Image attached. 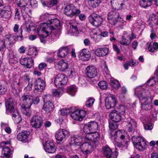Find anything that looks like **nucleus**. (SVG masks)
Listing matches in <instances>:
<instances>
[{"instance_id": "nucleus-61", "label": "nucleus", "mask_w": 158, "mask_h": 158, "mask_svg": "<svg viewBox=\"0 0 158 158\" xmlns=\"http://www.w3.org/2000/svg\"><path fill=\"white\" fill-rule=\"evenodd\" d=\"M40 99L38 97H36L33 99V97L32 96V105L33 103L35 105H37L40 102Z\"/></svg>"}, {"instance_id": "nucleus-31", "label": "nucleus", "mask_w": 158, "mask_h": 158, "mask_svg": "<svg viewBox=\"0 0 158 158\" xmlns=\"http://www.w3.org/2000/svg\"><path fill=\"white\" fill-rule=\"evenodd\" d=\"M12 153V151L7 146L4 147L2 151V157L3 158H9Z\"/></svg>"}, {"instance_id": "nucleus-10", "label": "nucleus", "mask_w": 158, "mask_h": 158, "mask_svg": "<svg viewBox=\"0 0 158 158\" xmlns=\"http://www.w3.org/2000/svg\"><path fill=\"white\" fill-rule=\"evenodd\" d=\"M105 102L106 107L108 109L114 107L117 103L116 97L112 94L106 97Z\"/></svg>"}, {"instance_id": "nucleus-20", "label": "nucleus", "mask_w": 158, "mask_h": 158, "mask_svg": "<svg viewBox=\"0 0 158 158\" xmlns=\"http://www.w3.org/2000/svg\"><path fill=\"white\" fill-rule=\"evenodd\" d=\"M35 88L37 91H42L45 88V83L40 78H37L35 82Z\"/></svg>"}, {"instance_id": "nucleus-3", "label": "nucleus", "mask_w": 158, "mask_h": 158, "mask_svg": "<svg viewBox=\"0 0 158 158\" xmlns=\"http://www.w3.org/2000/svg\"><path fill=\"white\" fill-rule=\"evenodd\" d=\"M122 131H123L120 130L115 131L114 136V145L121 148L124 147L129 141V139L125 137Z\"/></svg>"}, {"instance_id": "nucleus-41", "label": "nucleus", "mask_w": 158, "mask_h": 158, "mask_svg": "<svg viewBox=\"0 0 158 158\" xmlns=\"http://www.w3.org/2000/svg\"><path fill=\"white\" fill-rule=\"evenodd\" d=\"M28 54L32 57H35L37 55V49L36 48L31 47L28 49Z\"/></svg>"}, {"instance_id": "nucleus-28", "label": "nucleus", "mask_w": 158, "mask_h": 158, "mask_svg": "<svg viewBox=\"0 0 158 158\" xmlns=\"http://www.w3.org/2000/svg\"><path fill=\"white\" fill-rule=\"evenodd\" d=\"M30 133V132L29 131L22 132L18 135L17 139L18 140L25 142L28 140L27 139Z\"/></svg>"}, {"instance_id": "nucleus-42", "label": "nucleus", "mask_w": 158, "mask_h": 158, "mask_svg": "<svg viewBox=\"0 0 158 158\" xmlns=\"http://www.w3.org/2000/svg\"><path fill=\"white\" fill-rule=\"evenodd\" d=\"M143 139L142 137L139 136H133L131 137V140L134 146L135 147Z\"/></svg>"}, {"instance_id": "nucleus-36", "label": "nucleus", "mask_w": 158, "mask_h": 158, "mask_svg": "<svg viewBox=\"0 0 158 158\" xmlns=\"http://www.w3.org/2000/svg\"><path fill=\"white\" fill-rule=\"evenodd\" d=\"M127 109V107L124 105H120L118 107V111H117L125 118V115H126V111Z\"/></svg>"}, {"instance_id": "nucleus-5", "label": "nucleus", "mask_w": 158, "mask_h": 158, "mask_svg": "<svg viewBox=\"0 0 158 158\" xmlns=\"http://www.w3.org/2000/svg\"><path fill=\"white\" fill-rule=\"evenodd\" d=\"M67 81L68 78L65 75L59 74L56 76L54 83L55 85L59 88L65 85Z\"/></svg>"}, {"instance_id": "nucleus-7", "label": "nucleus", "mask_w": 158, "mask_h": 158, "mask_svg": "<svg viewBox=\"0 0 158 158\" xmlns=\"http://www.w3.org/2000/svg\"><path fill=\"white\" fill-rule=\"evenodd\" d=\"M98 128V123L95 121H91L84 125L83 131L86 134L90 133L96 131Z\"/></svg>"}, {"instance_id": "nucleus-2", "label": "nucleus", "mask_w": 158, "mask_h": 158, "mask_svg": "<svg viewBox=\"0 0 158 158\" xmlns=\"http://www.w3.org/2000/svg\"><path fill=\"white\" fill-rule=\"evenodd\" d=\"M20 109L23 114L30 116L31 114L30 107L32 105V96L24 94L20 99Z\"/></svg>"}, {"instance_id": "nucleus-27", "label": "nucleus", "mask_w": 158, "mask_h": 158, "mask_svg": "<svg viewBox=\"0 0 158 158\" xmlns=\"http://www.w3.org/2000/svg\"><path fill=\"white\" fill-rule=\"evenodd\" d=\"M21 10L25 21L29 22L30 18L28 16V13L31 12L30 9L28 7L24 6L21 8Z\"/></svg>"}, {"instance_id": "nucleus-59", "label": "nucleus", "mask_w": 158, "mask_h": 158, "mask_svg": "<svg viewBox=\"0 0 158 158\" xmlns=\"http://www.w3.org/2000/svg\"><path fill=\"white\" fill-rule=\"evenodd\" d=\"M30 5L32 8L36 7L38 6L37 2L36 0H30Z\"/></svg>"}, {"instance_id": "nucleus-4", "label": "nucleus", "mask_w": 158, "mask_h": 158, "mask_svg": "<svg viewBox=\"0 0 158 158\" xmlns=\"http://www.w3.org/2000/svg\"><path fill=\"white\" fill-rule=\"evenodd\" d=\"M81 11L79 9L77 8L73 4H69L67 5L64 8V13L66 15L70 17L77 16L79 15Z\"/></svg>"}, {"instance_id": "nucleus-24", "label": "nucleus", "mask_w": 158, "mask_h": 158, "mask_svg": "<svg viewBox=\"0 0 158 158\" xmlns=\"http://www.w3.org/2000/svg\"><path fill=\"white\" fill-rule=\"evenodd\" d=\"M12 14L10 6L8 5L4 6L1 11L2 16L5 18H9Z\"/></svg>"}, {"instance_id": "nucleus-33", "label": "nucleus", "mask_w": 158, "mask_h": 158, "mask_svg": "<svg viewBox=\"0 0 158 158\" xmlns=\"http://www.w3.org/2000/svg\"><path fill=\"white\" fill-rule=\"evenodd\" d=\"M12 118L15 122L17 124L19 123L22 121V118L17 110H14L12 114Z\"/></svg>"}, {"instance_id": "nucleus-9", "label": "nucleus", "mask_w": 158, "mask_h": 158, "mask_svg": "<svg viewBox=\"0 0 158 158\" xmlns=\"http://www.w3.org/2000/svg\"><path fill=\"white\" fill-rule=\"evenodd\" d=\"M88 19L89 22L95 27H98L100 26L103 21L102 18L97 14L89 16Z\"/></svg>"}, {"instance_id": "nucleus-23", "label": "nucleus", "mask_w": 158, "mask_h": 158, "mask_svg": "<svg viewBox=\"0 0 158 158\" xmlns=\"http://www.w3.org/2000/svg\"><path fill=\"white\" fill-rule=\"evenodd\" d=\"M20 63L24 67L30 68L33 65V60L31 57H26L21 59Z\"/></svg>"}, {"instance_id": "nucleus-22", "label": "nucleus", "mask_w": 158, "mask_h": 158, "mask_svg": "<svg viewBox=\"0 0 158 158\" xmlns=\"http://www.w3.org/2000/svg\"><path fill=\"white\" fill-rule=\"evenodd\" d=\"M104 155L107 158H116L117 153L116 151L112 153L111 150L108 147H105L103 149Z\"/></svg>"}, {"instance_id": "nucleus-63", "label": "nucleus", "mask_w": 158, "mask_h": 158, "mask_svg": "<svg viewBox=\"0 0 158 158\" xmlns=\"http://www.w3.org/2000/svg\"><path fill=\"white\" fill-rule=\"evenodd\" d=\"M5 48L4 41L0 40V51L2 50Z\"/></svg>"}, {"instance_id": "nucleus-50", "label": "nucleus", "mask_w": 158, "mask_h": 158, "mask_svg": "<svg viewBox=\"0 0 158 158\" xmlns=\"http://www.w3.org/2000/svg\"><path fill=\"white\" fill-rule=\"evenodd\" d=\"M156 78L154 77H153L152 78L149 79L147 82L146 85L149 86L154 85L155 84L156 82Z\"/></svg>"}, {"instance_id": "nucleus-34", "label": "nucleus", "mask_w": 158, "mask_h": 158, "mask_svg": "<svg viewBox=\"0 0 158 158\" xmlns=\"http://www.w3.org/2000/svg\"><path fill=\"white\" fill-rule=\"evenodd\" d=\"M59 68L62 71H64L68 68V62H65L63 60H60L58 63Z\"/></svg>"}, {"instance_id": "nucleus-37", "label": "nucleus", "mask_w": 158, "mask_h": 158, "mask_svg": "<svg viewBox=\"0 0 158 158\" xmlns=\"http://www.w3.org/2000/svg\"><path fill=\"white\" fill-rule=\"evenodd\" d=\"M152 0H140L139 2L140 6L143 8L151 6L152 2Z\"/></svg>"}, {"instance_id": "nucleus-17", "label": "nucleus", "mask_w": 158, "mask_h": 158, "mask_svg": "<svg viewBox=\"0 0 158 158\" xmlns=\"http://www.w3.org/2000/svg\"><path fill=\"white\" fill-rule=\"evenodd\" d=\"M16 105L14 99L11 98H9L6 103V113L8 114L9 113H11L14 112L15 110V108Z\"/></svg>"}, {"instance_id": "nucleus-19", "label": "nucleus", "mask_w": 158, "mask_h": 158, "mask_svg": "<svg viewBox=\"0 0 158 158\" xmlns=\"http://www.w3.org/2000/svg\"><path fill=\"white\" fill-rule=\"evenodd\" d=\"M109 116L110 119L115 123H118L121 121L122 118H125L123 116L117 113V111L115 110L110 112Z\"/></svg>"}, {"instance_id": "nucleus-62", "label": "nucleus", "mask_w": 158, "mask_h": 158, "mask_svg": "<svg viewBox=\"0 0 158 158\" xmlns=\"http://www.w3.org/2000/svg\"><path fill=\"white\" fill-rule=\"evenodd\" d=\"M153 127V126L151 123H148L144 126V128L146 130H151Z\"/></svg>"}, {"instance_id": "nucleus-58", "label": "nucleus", "mask_w": 158, "mask_h": 158, "mask_svg": "<svg viewBox=\"0 0 158 158\" xmlns=\"http://www.w3.org/2000/svg\"><path fill=\"white\" fill-rule=\"evenodd\" d=\"M49 16V15L48 14L46 13L41 15L40 16V19L43 21H47L48 20H49V21L50 20L48 19Z\"/></svg>"}, {"instance_id": "nucleus-53", "label": "nucleus", "mask_w": 158, "mask_h": 158, "mask_svg": "<svg viewBox=\"0 0 158 158\" xmlns=\"http://www.w3.org/2000/svg\"><path fill=\"white\" fill-rule=\"evenodd\" d=\"M57 0H50L47 3V7H51L53 6L56 5L58 3Z\"/></svg>"}, {"instance_id": "nucleus-54", "label": "nucleus", "mask_w": 158, "mask_h": 158, "mask_svg": "<svg viewBox=\"0 0 158 158\" xmlns=\"http://www.w3.org/2000/svg\"><path fill=\"white\" fill-rule=\"evenodd\" d=\"M7 89V87L6 86L0 83V94H4Z\"/></svg>"}, {"instance_id": "nucleus-30", "label": "nucleus", "mask_w": 158, "mask_h": 158, "mask_svg": "<svg viewBox=\"0 0 158 158\" xmlns=\"http://www.w3.org/2000/svg\"><path fill=\"white\" fill-rule=\"evenodd\" d=\"M80 24L77 23H74L71 25L70 31L73 33V35H77L80 30Z\"/></svg>"}, {"instance_id": "nucleus-55", "label": "nucleus", "mask_w": 158, "mask_h": 158, "mask_svg": "<svg viewBox=\"0 0 158 158\" xmlns=\"http://www.w3.org/2000/svg\"><path fill=\"white\" fill-rule=\"evenodd\" d=\"M117 123H113L112 122H109V127L110 130H115L118 127V125Z\"/></svg>"}, {"instance_id": "nucleus-64", "label": "nucleus", "mask_w": 158, "mask_h": 158, "mask_svg": "<svg viewBox=\"0 0 158 158\" xmlns=\"http://www.w3.org/2000/svg\"><path fill=\"white\" fill-rule=\"evenodd\" d=\"M15 19H17L18 20H19L20 18V15L19 14V12L18 9L17 8H15Z\"/></svg>"}, {"instance_id": "nucleus-6", "label": "nucleus", "mask_w": 158, "mask_h": 158, "mask_svg": "<svg viewBox=\"0 0 158 158\" xmlns=\"http://www.w3.org/2000/svg\"><path fill=\"white\" fill-rule=\"evenodd\" d=\"M148 93V91H145L143 88L141 87L135 89V94L139 98L140 102H145L148 100L149 96L147 94Z\"/></svg>"}, {"instance_id": "nucleus-21", "label": "nucleus", "mask_w": 158, "mask_h": 158, "mask_svg": "<svg viewBox=\"0 0 158 158\" xmlns=\"http://www.w3.org/2000/svg\"><path fill=\"white\" fill-rule=\"evenodd\" d=\"M87 134L85 136L86 139L93 143L97 142L99 139V134L96 131Z\"/></svg>"}, {"instance_id": "nucleus-57", "label": "nucleus", "mask_w": 158, "mask_h": 158, "mask_svg": "<svg viewBox=\"0 0 158 158\" xmlns=\"http://www.w3.org/2000/svg\"><path fill=\"white\" fill-rule=\"evenodd\" d=\"M25 22L26 23L23 25L22 27H23V29H24L27 31H30L31 27L30 24L28 23V22H26V21Z\"/></svg>"}, {"instance_id": "nucleus-1", "label": "nucleus", "mask_w": 158, "mask_h": 158, "mask_svg": "<svg viewBox=\"0 0 158 158\" xmlns=\"http://www.w3.org/2000/svg\"><path fill=\"white\" fill-rule=\"evenodd\" d=\"M60 21L57 19H51L48 23H40L37 28V32L39 35L46 37L52 33L53 29H60Z\"/></svg>"}, {"instance_id": "nucleus-35", "label": "nucleus", "mask_w": 158, "mask_h": 158, "mask_svg": "<svg viewBox=\"0 0 158 158\" xmlns=\"http://www.w3.org/2000/svg\"><path fill=\"white\" fill-rule=\"evenodd\" d=\"M146 143L143 139V140H141V141L137 145H136L135 147L138 150L143 151L146 149Z\"/></svg>"}, {"instance_id": "nucleus-39", "label": "nucleus", "mask_w": 158, "mask_h": 158, "mask_svg": "<svg viewBox=\"0 0 158 158\" xmlns=\"http://www.w3.org/2000/svg\"><path fill=\"white\" fill-rule=\"evenodd\" d=\"M29 0H15L17 5L21 8L27 6Z\"/></svg>"}, {"instance_id": "nucleus-60", "label": "nucleus", "mask_w": 158, "mask_h": 158, "mask_svg": "<svg viewBox=\"0 0 158 158\" xmlns=\"http://www.w3.org/2000/svg\"><path fill=\"white\" fill-rule=\"evenodd\" d=\"M19 31L20 32V34L19 35H17L16 38L18 40H23V36L22 35V27L20 28L19 30Z\"/></svg>"}, {"instance_id": "nucleus-11", "label": "nucleus", "mask_w": 158, "mask_h": 158, "mask_svg": "<svg viewBox=\"0 0 158 158\" xmlns=\"http://www.w3.org/2000/svg\"><path fill=\"white\" fill-rule=\"evenodd\" d=\"M86 114V112L83 110H78L72 113L71 116L75 120L81 121L85 117Z\"/></svg>"}, {"instance_id": "nucleus-52", "label": "nucleus", "mask_w": 158, "mask_h": 158, "mask_svg": "<svg viewBox=\"0 0 158 158\" xmlns=\"http://www.w3.org/2000/svg\"><path fill=\"white\" fill-rule=\"evenodd\" d=\"M71 111V109H62L60 110V114L62 115L65 116L69 114Z\"/></svg>"}, {"instance_id": "nucleus-15", "label": "nucleus", "mask_w": 158, "mask_h": 158, "mask_svg": "<svg viewBox=\"0 0 158 158\" xmlns=\"http://www.w3.org/2000/svg\"><path fill=\"white\" fill-rule=\"evenodd\" d=\"M119 16L118 12L115 10H112L108 13L107 19L110 23L114 25L118 21Z\"/></svg>"}, {"instance_id": "nucleus-46", "label": "nucleus", "mask_w": 158, "mask_h": 158, "mask_svg": "<svg viewBox=\"0 0 158 158\" xmlns=\"http://www.w3.org/2000/svg\"><path fill=\"white\" fill-rule=\"evenodd\" d=\"M64 92L63 89H59L54 90L52 91V93L54 96L58 97L61 96Z\"/></svg>"}, {"instance_id": "nucleus-25", "label": "nucleus", "mask_w": 158, "mask_h": 158, "mask_svg": "<svg viewBox=\"0 0 158 158\" xmlns=\"http://www.w3.org/2000/svg\"><path fill=\"white\" fill-rule=\"evenodd\" d=\"M82 138L81 136L73 135L71 137L69 143L71 145L79 146L81 145Z\"/></svg>"}, {"instance_id": "nucleus-40", "label": "nucleus", "mask_w": 158, "mask_h": 158, "mask_svg": "<svg viewBox=\"0 0 158 158\" xmlns=\"http://www.w3.org/2000/svg\"><path fill=\"white\" fill-rule=\"evenodd\" d=\"M88 2L90 6L95 8L99 6L101 1V0H88Z\"/></svg>"}, {"instance_id": "nucleus-56", "label": "nucleus", "mask_w": 158, "mask_h": 158, "mask_svg": "<svg viewBox=\"0 0 158 158\" xmlns=\"http://www.w3.org/2000/svg\"><path fill=\"white\" fill-rule=\"evenodd\" d=\"M94 98H90L85 103V105L87 107H90L93 104L94 102Z\"/></svg>"}, {"instance_id": "nucleus-38", "label": "nucleus", "mask_w": 158, "mask_h": 158, "mask_svg": "<svg viewBox=\"0 0 158 158\" xmlns=\"http://www.w3.org/2000/svg\"><path fill=\"white\" fill-rule=\"evenodd\" d=\"M80 55L81 57L85 58V60H88L90 57L89 51L86 49H84L82 50Z\"/></svg>"}, {"instance_id": "nucleus-43", "label": "nucleus", "mask_w": 158, "mask_h": 158, "mask_svg": "<svg viewBox=\"0 0 158 158\" xmlns=\"http://www.w3.org/2000/svg\"><path fill=\"white\" fill-rule=\"evenodd\" d=\"M51 38L53 40L57 39L60 34V29H56V28L53 29L52 31Z\"/></svg>"}, {"instance_id": "nucleus-29", "label": "nucleus", "mask_w": 158, "mask_h": 158, "mask_svg": "<svg viewBox=\"0 0 158 158\" xmlns=\"http://www.w3.org/2000/svg\"><path fill=\"white\" fill-rule=\"evenodd\" d=\"M69 53V50L67 47H64L59 49L57 53L59 57L65 58L67 56Z\"/></svg>"}, {"instance_id": "nucleus-13", "label": "nucleus", "mask_w": 158, "mask_h": 158, "mask_svg": "<svg viewBox=\"0 0 158 158\" xmlns=\"http://www.w3.org/2000/svg\"><path fill=\"white\" fill-rule=\"evenodd\" d=\"M43 122V119L40 116L35 115L31 118V124L32 127L39 128L42 126Z\"/></svg>"}, {"instance_id": "nucleus-18", "label": "nucleus", "mask_w": 158, "mask_h": 158, "mask_svg": "<svg viewBox=\"0 0 158 158\" xmlns=\"http://www.w3.org/2000/svg\"><path fill=\"white\" fill-rule=\"evenodd\" d=\"M45 151L48 153H53L56 151V147L53 143L50 140L46 142L44 145Z\"/></svg>"}, {"instance_id": "nucleus-45", "label": "nucleus", "mask_w": 158, "mask_h": 158, "mask_svg": "<svg viewBox=\"0 0 158 158\" xmlns=\"http://www.w3.org/2000/svg\"><path fill=\"white\" fill-rule=\"evenodd\" d=\"M77 88L75 86H71L69 87L68 89V92L71 95H74L77 91Z\"/></svg>"}, {"instance_id": "nucleus-32", "label": "nucleus", "mask_w": 158, "mask_h": 158, "mask_svg": "<svg viewBox=\"0 0 158 158\" xmlns=\"http://www.w3.org/2000/svg\"><path fill=\"white\" fill-rule=\"evenodd\" d=\"M53 108V105L50 101L46 102L44 105L43 109L47 113H49L52 111Z\"/></svg>"}, {"instance_id": "nucleus-16", "label": "nucleus", "mask_w": 158, "mask_h": 158, "mask_svg": "<svg viewBox=\"0 0 158 158\" xmlns=\"http://www.w3.org/2000/svg\"><path fill=\"white\" fill-rule=\"evenodd\" d=\"M97 70L94 66H88L85 70V73L86 76L89 78L94 77L97 75Z\"/></svg>"}, {"instance_id": "nucleus-14", "label": "nucleus", "mask_w": 158, "mask_h": 158, "mask_svg": "<svg viewBox=\"0 0 158 158\" xmlns=\"http://www.w3.org/2000/svg\"><path fill=\"white\" fill-rule=\"evenodd\" d=\"M81 151L84 154H88L91 153L94 149L92 143L85 142L83 143L80 146Z\"/></svg>"}, {"instance_id": "nucleus-48", "label": "nucleus", "mask_w": 158, "mask_h": 158, "mask_svg": "<svg viewBox=\"0 0 158 158\" xmlns=\"http://www.w3.org/2000/svg\"><path fill=\"white\" fill-rule=\"evenodd\" d=\"M98 85L102 89H107V84L105 81H100Z\"/></svg>"}, {"instance_id": "nucleus-44", "label": "nucleus", "mask_w": 158, "mask_h": 158, "mask_svg": "<svg viewBox=\"0 0 158 158\" xmlns=\"http://www.w3.org/2000/svg\"><path fill=\"white\" fill-rule=\"evenodd\" d=\"M158 49V43L156 42H155L153 43L152 48V45L150 44L148 48V51L152 52H155V51H157Z\"/></svg>"}, {"instance_id": "nucleus-49", "label": "nucleus", "mask_w": 158, "mask_h": 158, "mask_svg": "<svg viewBox=\"0 0 158 158\" xmlns=\"http://www.w3.org/2000/svg\"><path fill=\"white\" fill-rule=\"evenodd\" d=\"M130 39L131 40L130 41L126 39L124 36H123L122 37L120 43L123 45H128L130 44L132 40L131 37H130Z\"/></svg>"}, {"instance_id": "nucleus-12", "label": "nucleus", "mask_w": 158, "mask_h": 158, "mask_svg": "<svg viewBox=\"0 0 158 158\" xmlns=\"http://www.w3.org/2000/svg\"><path fill=\"white\" fill-rule=\"evenodd\" d=\"M125 122L126 123V128L129 132H132L135 130L137 127V123L134 119L129 118L126 119Z\"/></svg>"}, {"instance_id": "nucleus-8", "label": "nucleus", "mask_w": 158, "mask_h": 158, "mask_svg": "<svg viewBox=\"0 0 158 158\" xmlns=\"http://www.w3.org/2000/svg\"><path fill=\"white\" fill-rule=\"evenodd\" d=\"M70 135L68 131L64 129H59L55 135L56 140L59 142L64 141Z\"/></svg>"}, {"instance_id": "nucleus-51", "label": "nucleus", "mask_w": 158, "mask_h": 158, "mask_svg": "<svg viewBox=\"0 0 158 158\" xmlns=\"http://www.w3.org/2000/svg\"><path fill=\"white\" fill-rule=\"evenodd\" d=\"M67 70L69 75L73 76L75 74L76 71L73 66H70Z\"/></svg>"}, {"instance_id": "nucleus-47", "label": "nucleus", "mask_w": 158, "mask_h": 158, "mask_svg": "<svg viewBox=\"0 0 158 158\" xmlns=\"http://www.w3.org/2000/svg\"><path fill=\"white\" fill-rule=\"evenodd\" d=\"M111 85L115 89H118L120 86V84L118 81L114 79H111Z\"/></svg>"}, {"instance_id": "nucleus-26", "label": "nucleus", "mask_w": 158, "mask_h": 158, "mask_svg": "<svg viewBox=\"0 0 158 158\" xmlns=\"http://www.w3.org/2000/svg\"><path fill=\"white\" fill-rule=\"evenodd\" d=\"M109 50V48L106 47L98 48L95 50V54L98 56L103 57L108 54Z\"/></svg>"}]
</instances>
